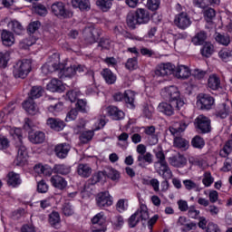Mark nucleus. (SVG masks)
Returning a JSON list of instances; mask_svg holds the SVG:
<instances>
[{"mask_svg": "<svg viewBox=\"0 0 232 232\" xmlns=\"http://www.w3.org/2000/svg\"><path fill=\"white\" fill-rule=\"evenodd\" d=\"M190 123V119L184 118L179 123L174 124L173 127H169L171 135H174V147L178 148L179 150H182V151H186V150L189 148V141L177 135H179V133H182V131H186V128H188Z\"/></svg>", "mask_w": 232, "mask_h": 232, "instance_id": "nucleus-1", "label": "nucleus"}, {"mask_svg": "<svg viewBox=\"0 0 232 232\" xmlns=\"http://www.w3.org/2000/svg\"><path fill=\"white\" fill-rule=\"evenodd\" d=\"M150 11L144 8H138L133 14L127 15V24L130 28L135 29L137 24H148L150 23Z\"/></svg>", "mask_w": 232, "mask_h": 232, "instance_id": "nucleus-2", "label": "nucleus"}, {"mask_svg": "<svg viewBox=\"0 0 232 232\" xmlns=\"http://www.w3.org/2000/svg\"><path fill=\"white\" fill-rule=\"evenodd\" d=\"M155 157L157 161L154 163L157 173L162 177V179H172L173 172L166 161V155L162 150L156 152Z\"/></svg>", "mask_w": 232, "mask_h": 232, "instance_id": "nucleus-3", "label": "nucleus"}, {"mask_svg": "<svg viewBox=\"0 0 232 232\" xmlns=\"http://www.w3.org/2000/svg\"><path fill=\"white\" fill-rule=\"evenodd\" d=\"M32 72V60L24 59L14 65L13 73L15 79H26L28 73Z\"/></svg>", "mask_w": 232, "mask_h": 232, "instance_id": "nucleus-4", "label": "nucleus"}, {"mask_svg": "<svg viewBox=\"0 0 232 232\" xmlns=\"http://www.w3.org/2000/svg\"><path fill=\"white\" fill-rule=\"evenodd\" d=\"M150 218V213L148 212V207L145 204H141L138 210L132 214L129 218L130 227H135L140 220H148Z\"/></svg>", "mask_w": 232, "mask_h": 232, "instance_id": "nucleus-5", "label": "nucleus"}, {"mask_svg": "<svg viewBox=\"0 0 232 232\" xmlns=\"http://www.w3.org/2000/svg\"><path fill=\"white\" fill-rule=\"evenodd\" d=\"M186 103L184 102H175L170 101L169 103L168 102H161L158 106L159 111L171 117L175 113V110H182Z\"/></svg>", "mask_w": 232, "mask_h": 232, "instance_id": "nucleus-6", "label": "nucleus"}, {"mask_svg": "<svg viewBox=\"0 0 232 232\" xmlns=\"http://www.w3.org/2000/svg\"><path fill=\"white\" fill-rule=\"evenodd\" d=\"M194 124L199 133H209L211 131V120L207 116L202 114L198 116Z\"/></svg>", "mask_w": 232, "mask_h": 232, "instance_id": "nucleus-7", "label": "nucleus"}, {"mask_svg": "<svg viewBox=\"0 0 232 232\" xmlns=\"http://www.w3.org/2000/svg\"><path fill=\"white\" fill-rule=\"evenodd\" d=\"M51 12L56 17H63V19H67L72 15V12L67 10L66 5H64V3L63 2L53 3L51 5Z\"/></svg>", "mask_w": 232, "mask_h": 232, "instance_id": "nucleus-8", "label": "nucleus"}, {"mask_svg": "<svg viewBox=\"0 0 232 232\" xmlns=\"http://www.w3.org/2000/svg\"><path fill=\"white\" fill-rule=\"evenodd\" d=\"M197 106L200 110H211L215 106V98L209 94L201 93L197 97Z\"/></svg>", "mask_w": 232, "mask_h": 232, "instance_id": "nucleus-9", "label": "nucleus"}, {"mask_svg": "<svg viewBox=\"0 0 232 232\" xmlns=\"http://www.w3.org/2000/svg\"><path fill=\"white\" fill-rule=\"evenodd\" d=\"M92 231L93 232H106V216L104 212L96 214L92 218Z\"/></svg>", "mask_w": 232, "mask_h": 232, "instance_id": "nucleus-10", "label": "nucleus"}, {"mask_svg": "<svg viewBox=\"0 0 232 232\" xmlns=\"http://www.w3.org/2000/svg\"><path fill=\"white\" fill-rule=\"evenodd\" d=\"M136 151L138 153V162H146L147 164L153 163V154L147 151L146 145L142 143L137 145Z\"/></svg>", "mask_w": 232, "mask_h": 232, "instance_id": "nucleus-11", "label": "nucleus"}, {"mask_svg": "<svg viewBox=\"0 0 232 232\" xmlns=\"http://www.w3.org/2000/svg\"><path fill=\"white\" fill-rule=\"evenodd\" d=\"M162 95L165 99H168L169 102H171V101L175 102H184V100L180 99V92H179V88L176 86L166 87L162 91Z\"/></svg>", "mask_w": 232, "mask_h": 232, "instance_id": "nucleus-12", "label": "nucleus"}, {"mask_svg": "<svg viewBox=\"0 0 232 232\" xmlns=\"http://www.w3.org/2000/svg\"><path fill=\"white\" fill-rule=\"evenodd\" d=\"M174 24L179 30H186L191 26V18L188 15V13H179L174 18Z\"/></svg>", "mask_w": 232, "mask_h": 232, "instance_id": "nucleus-13", "label": "nucleus"}, {"mask_svg": "<svg viewBox=\"0 0 232 232\" xmlns=\"http://www.w3.org/2000/svg\"><path fill=\"white\" fill-rule=\"evenodd\" d=\"M96 204L98 208H110V206H113V198L108 191L100 192L96 197Z\"/></svg>", "mask_w": 232, "mask_h": 232, "instance_id": "nucleus-14", "label": "nucleus"}, {"mask_svg": "<svg viewBox=\"0 0 232 232\" xmlns=\"http://www.w3.org/2000/svg\"><path fill=\"white\" fill-rule=\"evenodd\" d=\"M174 69L175 65L171 63H160L156 67L154 75L155 77H166V75H171Z\"/></svg>", "mask_w": 232, "mask_h": 232, "instance_id": "nucleus-15", "label": "nucleus"}, {"mask_svg": "<svg viewBox=\"0 0 232 232\" xmlns=\"http://www.w3.org/2000/svg\"><path fill=\"white\" fill-rule=\"evenodd\" d=\"M172 73L175 75L177 79H181V81H186V79H189L191 75V70L187 65H178L176 69H173Z\"/></svg>", "mask_w": 232, "mask_h": 232, "instance_id": "nucleus-16", "label": "nucleus"}, {"mask_svg": "<svg viewBox=\"0 0 232 232\" xmlns=\"http://www.w3.org/2000/svg\"><path fill=\"white\" fill-rule=\"evenodd\" d=\"M84 37L88 44H93L101 37V30L97 28H87L84 30Z\"/></svg>", "mask_w": 232, "mask_h": 232, "instance_id": "nucleus-17", "label": "nucleus"}, {"mask_svg": "<svg viewBox=\"0 0 232 232\" xmlns=\"http://www.w3.org/2000/svg\"><path fill=\"white\" fill-rule=\"evenodd\" d=\"M28 159V151L26 150V147L23 145V141L17 145V156L15 162L17 166H24L26 164V160Z\"/></svg>", "mask_w": 232, "mask_h": 232, "instance_id": "nucleus-18", "label": "nucleus"}, {"mask_svg": "<svg viewBox=\"0 0 232 232\" xmlns=\"http://www.w3.org/2000/svg\"><path fill=\"white\" fill-rule=\"evenodd\" d=\"M54 153L58 159H66L70 153V145L66 143H60L55 146Z\"/></svg>", "mask_w": 232, "mask_h": 232, "instance_id": "nucleus-19", "label": "nucleus"}, {"mask_svg": "<svg viewBox=\"0 0 232 232\" xmlns=\"http://www.w3.org/2000/svg\"><path fill=\"white\" fill-rule=\"evenodd\" d=\"M46 124L54 131H63L65 126L64 121L57 118H48Z\"/></svg>", "mask_w": 232, "mask_h": 232, "instance_id": "nucleus-20", "label": "nucleus"}, {"mask_svg": "<svg viewBox=\"0 0 232 232\" xmlns=\"http://www.w3.org/2000/svg\"><path fill=\"white\" fill-rule=\"evenodd\" d=\"M1 39L4 46H14L15 44V36H14V33L7 30L2 31Z\"/></svg>", "mask_w": 232, "mask_h": 232, "instance_id": "nucleus-21", "label": "nucleus"}, {"mask_svg": "<svg viewBox=\"0 0 232 232\" xmlns=\"http://www.w3.org/2000/svg\"><path fill=\"white\" fill-rule=\"evenodd\" d=\"M51 184L53 186V188H56V189H64L68 186V182L64 178L59 176V175H54L51 177Z\"/></svg>", "mask_w": 232, "mask_h": 232, "instance_id": "nucleus-22", "label": "nucleus"}, {"mask_svg": "<svg viewBox=\"0 0 232 232\" xmlns=\"http://www.w3.org/2000/svg\"><path fill=\"white\" fill-rule=\"evenodd\" d=\"M23 108L29 113V115H36L39 112V108H37V105L32 98H28L24 102Z\"/></svg>", "mask_w": 232, "mask_h": 232, "instance_id": "nucleus-23", "label": "nucleus"}, {"mask_svg": "<svg viewBox=\"0 0 232 232\" xmlns=\"http://www.w3.org/2000/svg\"><path fill=\"white\" fill-rule=\"evenodd\" d=\"M106 111L108 116L113 121H121L124 117V111L119 110L116 106H109Z\"/></svg>", "mask_w": 232, "mask_h": 232, "instance_id": "nucleus-24", "label": "nucleus"}, {"mask_svg": "<svg viewBox=\"0 0 232 232\" xmlns=\"http://www.w3.org/2000/svg\"><path fill=\"white\" fill-rule=\"evenodd\" d=\"M47 90L49 92H64V85H63V82L57 79H52L51 82L47 84Z\"/></svg>", "mask_w": 232, "mask_h": 232, "instance_id": "nucleus-25", "label": "nucleus"}, {"mask_svg": "<svg viewBox=\"0 0 232 232\" xmlns=\"http://www.w3.org/2000/svg\"><path fill=\"white\" fill-rule=\"evenodd\" d=\"M44 139H46V135L41 130L29 133V140L33 142V144H42Z\"/></svg>", "mask_w": 232, "mask_h": 232, "instance_id": "nucleus-26", "label": "nucleus"}, {"mask_svg": "<svg viewBox=\"0 0 232 232\" xmlns=\"http://www.w3.org/2000/svg\"><path fill=\"white\" fill-rule=\"evenodd\" d=\"M169 164L174 166V168H182L186 164V158L180 154L171 156L169 158Z\"/></svg>", "mask_w": 232, "mask_h": 232, "instance_id": "nucleus-27", "label": "nucleus"}, {"mask_svg": "<svg viewBox=\"0 0 232 232\" xmlns=\"http://www.w3.org/2000/svg\"><path fill=\"white\" fill-rule=\"evenodd\" d=\"M77 173L83 179H88L92 175V167L86 163H80L77 167Z\"/></svg>", "mask_w": 232, "mask_h": 232, "instance_id": "nucleus-28", "label": "nucleus"}, {"mask_svg": "<svg viewBox=\"0 0 232 232\" xmlns=\"http://www.w3.org/2000/svg\"><path fill=\"white\" fill-rule=\"evenodd\" d=\"M21 176L15 172H9L7 174V184L13 188H17L21 184Z\"/></svg>", "mask_w": 232, "mask_h": 232, "instance_id": "nucleus-29", "label": "nucleus"}, {"mask_svg": "<svg viewBox=\"0 0 232 232\" xmlns=\"http://www.w3.org/2000/svg\"><path fill=\"white\" fill-rule=\"evenodd\" d=\"M102 77H103L104 81L107 82V84H115V82L117 81V75H115L111 70L110 69H103L101 72Z\"/></svg>", "mask_w": 232, "mask_h": 232, "instance_id": "nucleus-30", "label": "nucleus"}, {"mask_svg": "<svg viewBox=\"0 0 232 232\" xmlns=\"http://www.w3.org/2000/svg\"><path fill=\"white\" fill-rule=\"evenodd\" d=\"M208 86L210 90H218L220 88V77L217 74H211L208 79Z\"/></svg>", "mask_w": 232, "mask_h": 232, "instance_id": "nucleus-31", "label": "nucleus"}, {"mask_svg": "<svg viewBox=\"0 0 232 232\" xmlns=\"http://www.w3.org/2000/svg\"><path fill=\"white\" fill-rule=\"evenodd\" d=\"M8 28L12 29L16 35H21L23 32H24V27L23 24L17 21V20H12L11 22L8 23Z\"/></svg>", "mask_w": 232, "mask_h": 232, "instance_id": "nucleus-32", "label": "nucleus"}, {"mask_svg": "<svg viewBox=\"0 0 232 232\" xmlns=\"http://www.w3.org/2000/svg\"><path fill=\"white\" fill-rule=\"evenodd\" d=\"M53 171L57 175H69V173L72 171V168L68 165L57 164L54 165Z\"/></svg>", "mask_w": 232, "mask_h": 232, "instance_id": "nucleus-33", "label": "nucleus"}, {"mask_svg": "<svg viewBox=\"0 0 232 232\" xmlns=\"http://www.w3.org/2000/svg\"><path fill=\"white\" fill-rule=\"evenodd\" d=\"M183 186L185 189H187V191H192V190L197 192L202 191V188H200V186L191 179L183 180Z\"/></svg>", "mask_w": 232, "mask_h": 232, "instance_id": "nucleus-34", "label": "nucleus"}, {"mask_svg": "<svg viewBox=\"0 0 232 232\" xmlns=\"http://www.w3.org/2000/svg\"><path fill=\"white\" fill-rule=\"evenodd\" d=\"M206 39H208V34L204 31H200L199 33L196 34V35L192 38V43L196 46H200L204 43H206Z\"/></svg>", "mask_w": 232, "mask_h": 232, "instance_id": "nucleus-35", "label": "nucleus"}, {"mask_svg": "<svg viewBox=\"0 0 232 232\" xmlns=\"http://www.w3.org/2000/svg\"><path fill=\"white\" fill-rule=\"evenodd\" d=\"M123 101H125L126 104H129L130 108H135V92L125 91Z\"/></svg>", "mask_w": 232, "mask_h": 232, "instance_id": "nucleus-36", "label": "nucleus"}, {"mask_svg": "<svg viewBox=\"0 0 232 232\" xmlns=\"http://www.w3.org/2000/svg\"><path fill=\"white\" fill-rule=\"evenodd\" d=\"M194 5L198 8H207L209 5H220V0H194Z\"/></svg>", "mask_w": 232, "mask_h": 232, "instance_id": "nucleus-37", "label": "nucleus"}, {"mask_svg": "<svg viewBox=\"0 0 232 232\" xmlns=\"http://www.w3.org/2000/svg\"><path fill=\"white\" fill-rule=\"evenodd\" d=\"M73 8L81 10H90V0H72Z\"/></svg>", "mask_w": 232, "mask_h": 232, "instance_id": "nucleus-38", "label": "nucleus"}, {"mask_svg": "<svg viewBox=\"0 0 232 232\" xmlns=\"http://www.w3.org/2000/svg\"><path fill=\"white\" fill-rule=\"evenodd\" d=\"M61 73H63L64 77H75L77 73V65L73 64L68 67H64L61 70Z\"/></svg>", "mask_w": 232, "mask_h": 232, "instance_id": "nucleus-39", "label": "nucleus"}, {"mask_svg": "<svg viewBox=\"0 0 232 232\" xmlns=\"http://www.w3.org/2000/svg\"><path fill=\"white\" fill-rule=\"evenodd\" d=\"M57 70H61V64L59 63H49L42 67V71L45 74L53 73V72H57Z\"/></svg>", "mask_w": 232, "mask_h": 232, "instance_id": "nucleus-40", "label": "nucleus"}, {"mask_svg": "<svg viewBox=\"0 0 232 232\" xmlns=\"http://www.w3.org/2000/svg\"><path fill=\"white\" fill-rule=\"evenodd\" d=\"M43 93H44V90L41 86H34L31 89L29 99H39V97H43Z\"/></svg>", "mask_w": 232, "mask_h": 232, "instance_id": "nucleus-41", "label": "nucleus"}, {"mask_svg": "<svg viewBox=\"0 0 232 232\" xmlns=\"http://www.w3.org/2000/svg\"><path fill=\"white\" fill-rule=\"evenodd\" d=\"M93 135H95V132H93V130L82 131L80 135V140L82 144H87V142H90V140L93 139Z\"/></svg>", "mask_w": 232, "mask_h": 232, "instance_id": "nucleus-42", "label": "nucleus"}, {"mask_svg": "<svg viewBox=\"0 0 232 232\" xmlns=\"http://www.w3.org/2000/svg\"><path fill=\"white\" fill-rule=\"evenodd\" d=\"M213 182H215V178H213L211 172L205 171L203 174L202 184L205 186V188H209Z\"/></svg>", "mask_w": 232, "mask_h": 232, "instance_id": "nucleus-43", "label": "nucleus"}, {"mask_svg": "<svg viewBox=\"0 0 232 232\" xmlns=\"http://www.w3.org/2000/svg\"><path fill=\"white\" fill-rule=\"evenodd\" d=\"M232 153V142L231 141H227L222 150H220L219 151V155L223 158L226 159L227 157H229V155H231Z\"/></svg>", "mask_w": 232, "mask_h": 232, "instance_id": "nucleus-44", "label": "nucleus"}, {"mask_svg": "<svg viewBox=\"0 0 232 232\" xmlns=\"http://www.w3.org/2000/svg\"><path fill=\"white\" fill-rule=\"evenodd\" d=\"M49 222L51 226L58 227L59 223L61 222V216L59 215V212H52L49 216Z\"/></svg>", "mask_w": 232, "mask_h": 232, "instance_id": "nucleus-45", "label": "nucleus"}, {"mask_svg": "<svg viewBox=\"0 0 232 232\" xmlns=\"http://www.w3.org/2000/svg\"><path fill=\"white\" fill-rule=\"evenodd\" d=\"M153 106L148 105V103L142 105V115L145 119H151L153 117Z\"/></svg>", "mask_w": 232, "mask_h": 232, "instance_id": "nucleus-46", "label": "nucleus"}, {"mask_svg": "<svg viewBox=\"0 0 232 232\" xmlns=\"http://www.w3.org/2000/svg\"><path fill=\"white\" fill-rule=\"evenodd\" d=\"M62 211L65 217H72L75 213L73 206L70 202L64 203L62 207Z\"/></svg>", "mask_w": 232, "mask_h": 232, "instance_id": "nucleus-47", "label": "nucleus"}, {"mask_svg": "<svg viewBox=\"0 0 232 232\" xmlns=\"http://www.w3.org/2000/svg\"><path fill=\"white\" fill-rule=\"evenodd\" d=\"M8 61H10V53L8 51L0 52V68H6Z\"/></svg>", "mask_w": 232, "mask_h": 232, "instance_id": "nucleus-48", "label": "nucleus"}, {"mask_svg": "<svg viewBox=\"0 0 232 232\" xmlns=\"http://www.w3.org/2000/svg\"><path fill=\"white\" fill-rule=\"evenodd\" d=\"M222 106V109L217 112V117H219L220 119H226V117L231 113V107L226 103H223Z\"/></svg>", "mask_w": 232, "mask_h": 232, "instance_id": "nucleus-49", "label": "nucleus"}, {"mask_svg": "<svg viewBox=\"0 0 232 232\" xmlns=\"http://www.w3.org/2000/svg\"><path fill=\"white\" fill-rule=\"evenodd\" d=\"M191 144L193 148H198V150H202V148H204L206 143L204 142V139H202V137L195 136L191 140Z\"/></svg>", "mask_w": 232, "mask_h": 232, "instance_id": "nucleus-50", "label": "nucleus"}, {"mask_svg": "<svg viewBox=\"0 0 232 232\" xmlns=\"http://www.w3.org/2000/svg\"><path fill=\"white\" fill-rule=\"evenodd\" d=\"M96 5L100 6L102 12H108L111 8V0H98Z\"/></svg>", "mask_w": 232, "mask_h": 232, "instance_id": "nucleus-51", "label": "nucleus"}, {"mask_svg": "<svg viewBox=\"0 0 232 232\" xmlns=\"http://www.w3.org/2000/svg\"><path fill=\"white\" fill-rule=\"evenodd\" d=\"M218 56L220 57V59H222V61L227 62L229 61V59H232V50L222 49L218 53Z\"/></svg>", "mask_w": 232, "mask_h": 232, "instance_id": "nucleus-52", "label": "nucleus"}, {"mask_svg": "<svg viewBox=\"0 0 232 232\" xmlns=\"http://www.w3.org/2000/svg\"><path fill=\"white\" fill-rule=\"evenodd\" d=\"M201 54L203 57H209L213 54V44H206L202 49L200 50Z\"/></svg>", "mask_w": 232, "mask_h": 232, "instance_id": "nucleus-53", "label": "nucleus"}, {"mask_svg": "<svg viewBox=\"0 0 232 232\" xmlns=\"http://www.w3.org/2000/svg\"><path fill=\"white\" fill-rule=\"evenodd\" d=\"M79 95H81V92L77 90L69 91L66 93V100L70 101V102H75L77 101Z\"/></svg>", "mask_w": 232, "mask_h": 232, "instance_id": "nucleus-54", "label": "nucleus"}, {"mask_svg": "<svg viewBox=\"0 0 232 232\" xmlns=\"http://www.w3.org/2000/svg\"><path fill=\"white\" fill-rule=\"evenodd\" d=\"M116 209L119 213H122L128 209V199H120L116 204Z\"/></svg>", "mask_w": 232, "mask_h": 232, "instance_id": "nucleus-55", "label": "nucleus"}, {"mask_svg": "<svg viewBox=\"0 0 232 232\" xmlns=\"http://www.w3.org/2000/svg\"><path fill=\"white\" fill-rule=\"evenodd\" d=\"M112 225L116 229H121L124 226V218L122 216H115L111 220Z\"/></svg>", "mask_w": 232, "mask_h": 232, "instance_id": "nucleus-56", "label": "nucleus"}, {"mask_svg": "<svg viewBox=\"0 0 232 232\" xmlns=\"http://www.w3.org/2000/svg\"><path fill=\"white\" fill-rule=\"evenodd\" d=\"M216 41L219 43V44H223L224 46H227V44L231 43V40L227 35H222L220 34H218L216 35Z\"/></svg>", "mask_w": 232, "mask_h": 232, "instance_id": "nucleus-57", "label": "nucleus"}, {"mask_svg": "<svg viewBox=\"0 0 232 232\" xmlns=\"http://www.w3.org/2000/svg\"><path fill=\"white\" fill-rule=\"evenodd\" d=\"M34 43L35 42L32 39V37L25 38L20 42L19 46L22 48V50H27V48H30Z\"/></svg>", "mask_w": 232, "mask_h": 232, "instance_id": "nucleus-58", "label": "nucleus"}, {"mask_svg": "<svg viewBox=\"0 0 232 232\" xmlns=\"http://www.w3.org/2000/svg\"><path fill=\"white\" fill-rule=\"evenodd\" d=\"M159 6H160V0H148L147 7L149 10L155 12V10H159Z\"/></svg>", "mask_w": 232, "mask_h": 232, "instance_id": "nucleus-59", "label": "nucleus"}, {"mask_svg": "<svg viewBox=\"0 0 232 232\" xmlns=\"http://www.w3.org/2000/svg\"><path fill=\"white\" fill-rule=\"evenodd\" d=\"M198 215H200V210H197L195 206H190L188 208V216L189 217V218L197 220V218H198Z\"/></svg>", "mask_w": 232, "mask_h": 232, "instance_id": "nucleus-60", "label": "nucleus"}, {"mask_svg": "<svg viewBox=\"0 0 232 232\" xmlns=\"http://www.w3.org/2000/svg\"><path fill=\"white\" fill-rule=\"evenodd\" d=\"M137 57L129 58L125 64L127 70H135L137 68Z\"/></svg>", "mask_w": 232, "mask_h": 232, "instance_id": "nucleus-61", "label": "nucleus"}, {"mask_svg": "<svg viewBox=\"0 0 232 232\" xmlns=\"http://www.w3.org/2000/svg\"><path fill=\"white\" fill-rule=\"evenodd\" d=\"M231 170H232V159L227 158L221 169V171L227 173V171H231Z\"/></svg>", "mask_w": 232, "mask_h": 232, "instance_id": "nucleus-62", "label": "nucleus"}, {"mask_svg": "<svg viewBox=\"0 0 232 232\" xmlns=\"http://www.w3.org/2000/svg\"><path fill=\"white\" fill-rule=\"evenodd\" d=\"M37 189L39 193H46L48 191V184H46V181L41 180L38 182Z\"/></svg>", "mask_w": 232, "mask_h": 232, "instance_id": "nucleus-63", "label": "nucleus"}, {"mask_svg": "<svg viewBox=\"0 0 232 232\" xmlns=\"http://www.w3.org/2000/svg\"><path fill=\"white\" fill-rule=\"evenodd\" d=\"M216 13L215 9L213 8H208L207 10L204 11V17L207 21H211L213 17H215Z\"/></svg>", "mask_w": 232, "mask_h": 232, "instance_id": "nucleus-64", "label": "nucleus"}]
</instances>
